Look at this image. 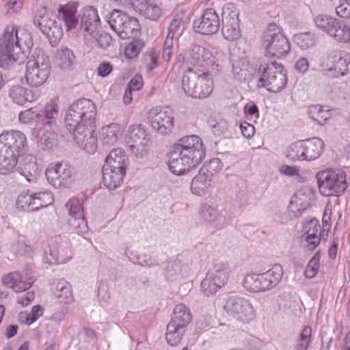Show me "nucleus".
I'll list each match as a JSON object with an SVG mask.
<instances>
[{
	"label": "nucleus",
	"instance_id": "obj_1",
	"mask_svg": "<svg viewBox=\"0 0 350 350\" xmlns=\"http://www.w3.org/2000/svg\"><path fill=\"white\" fill-rule=\"evenodd\" d=\"M97 114L96 105L89 99H78L67 109L65 125L72 133L75 144L88 154L97 149V139L94 136L95 120Z\"/></svg>",
	"mask_w": 350,
	"mask_h": 350
},
{
	"label": "nucleus",
	"instance_id": "obj_2",
	"mask_svg": "<svg viewBox=\"0 0 350 350\" xmlns=\"http://www.w3.org/2000/svg\"><path fill=\"white\" fill-rule=\"evenodd\" d=\"M205 157L206 148L202 139L196 135L185 136L172 146L169 168L174 174H183L199 165Z\"/></svg>",
	"mask_w": 350,
	"mask_h": 350
},
{
	"label": "nucleus",
	"instance_id": "obj_3",
	"mask_svg": "<svg viewBox=\"0 0 350 350\" xmlns=\"http://www.w3.org/2000/svg\"><path fill=\"white\" fill-rule=\"evenodd\" d=\"M27 144L25 134L12 130L0 135V174H9L14 172L21 153Z\"/></svg>",
	"mask_w": 350,
	"mask_h": 350
},
{
	"label": "nucleus",
	"instance_id": "obj_4",
	"mask_svg": "<svg viewBox=\"0 0 350 350\" xmlns=\"http://www.w3.org/2000/svg\"><path fill=\"white\" fill-rule=\"evenodd\" d=\"M224 53L221 51H215L213 54L207 49L198 44L192 45L185 53V55H178V61L184 62L187 64L192 65L198 68L220 70L221 69V59Z\"/></svg>",
	"mask_w": 350,
	"mask_h": 350
},
{
	"label": "nucleus",
	"instance_id": "obj_5",
	"mask_svg": "<svg viewBox=\"0 0 350 350\" xmlns=\"http://www.w3.org/2000/svg\"><path fill=\"white\" fill-rule=\"evenodd\" d=\"M324 142L319 137L298 141L288 147L286 157L293 161H312L323 152Z\"/></svg>",
	"mask_w": 350,
	"mask_h": 350
},
{
	"label": "nucleus",
	"instance_id": "obj_6",
	"mask_svg": "<svg viewBox=\"0 0 350 350\" xmlns=\"http://www.w3.org/2000/svg\"><path fill=\"white\" fill-rule=\"evenodd\" d=\"M267 57L282 58L290 51V44L282 33L280 28L274 23L268 25L262 40Z\"/></svg>",
	"mask_w": 350,
	"mask_h": 350
},
{
	"label": "nucleus",
	"instance_id": "obj_7",
	"mask_svg": "<svg viewBox=\"0 0 350 350\" xmlns=\"http://www.w3.org/2000/svg\"><path fill=\"white\" fill-rule=\"evenodd\" d=\"M221 306L229 317L238 322L248 323L256 318V310L244 297L230 295L223 299Z\"/></svg>",
	"mask_w": 350,
	"mask_h": 350
},
{
	"label": "nucleus",
	"instance_id": "obj_8",
	"mask_svg": "<svg viewBox=\"0 0 350 350\" xmlns=\"http://www.w3.org/2000/svg\"><path fill=\"white\" fill-rule=\"evenodd\" d=\"M111 29L122 40L136 36L139 25L136 18L129 16L124 12L114 9L105 16Z\"/></svg>",
	"mask_w": 350,
	"mask_h": 350
},
{
	"label": "nucleus",
	"instance_id": "obj_9",
	"mask_svg": "<svg viewBox=\"0 0 350 350\" xmlns=\"http://www.w3.org/2000/svg\"><path fill=\"white\" fill-rule=\"evenodd\" d=\"M316 178L320 192L325 196H340L347 188L346 173L341 170L321 171Z\"/></svg>",
	"mask_w": 350,
	"mask_h": 350
},
{
	"label": "nucleus",
	"instance_id": "obj_10",
	"mask_svg": "<svg viewBox=\"0 0 350 350\" xmlns=\"http://www.w3.org/2000/svg\"><path fill=\"white\" fill-rule=\"evenodd\" d=\"M13 29L12 27H7L0 40V67L3 68H9L14 63L21 64L26 59V55L21 51V48L14 45L16 37L13 36Z\"/></svg>",
	"mask_w": 350,
	"mask_h": 350
},
{
	"label": "nucleus",
	"instance_id": "obj_11",
	"mask_svg": "<svg viewBox=\"0 0 350 350\" xmlns=\"http://www.w3.org/2000/svg\"><path fill=\"white\" fill-rule=\"evenodd\" d=\"M49 59L40 50L36 51L27 63L26 79L31 88L41 86L49 73Z\"/></svg>",
	"mask_w": 350,
	"mask_h": 350
},
{
	"label": "nucleus",
	"instance_id": "obj_12",
	"mask_svg": "<svg viewBox=\"0 0 350 350\" xmlns=\"http://www.w3.org/2000/svg\"><path fill=\"white\" fill-rule=\"evenodd\" d=\"M230 267L226 262H217L201 282V291L206 296L215 295L228 280Z\"/></svg>",
	"mask_w": 350,
	"mask_h": 350
},
{
	"label": "nucleus",
	"instance_id": "obj_13",
	"mask_svg": "<svg viewBox=\"0 0 350 350\" xmlns=\"http://www.w3.org/2000/svg\"><path fill=\"white\" fill-rule=\"evenodd\" d=\"M48 183L56 189L71 188L75 183V170L64 163H51L45 170Z\"/></svg>",
	"mask_w": 350,
	"mask_h": 350
},
{
	"label": "nucleus",
	"instance_id": "obj_14",
	"mask_svg": "<svg viewBox=\"0 0 350 350\" xmlns=\"http://www.w3.org/2000/svg\"><path fill=\"white\" fill-rule=\"evenodd\" d=\"M150 138L146 128L139 124L129 126L125 142L129 150L137 158H143L148 154L146 147Z\"/></svg>",
	"mask_w": 350,
	"mask_h": 350
},
{
	"label": "nucleus",
	"instance_id": "obj_15",
	"mask_svg": "<svg viewBox=\"0 0 350 350\" xmlns=\"http://www.w3.org/2000/svg\"><path fill=\"white\" fill-rule=\"evenodd\" d=\"M262 72L261 77H256L258 81L257 88H265L273 85V88H284L286 85V71L282 64L271 62L259 68Z\"/></svg>",
	"mask_w": 350,
	"mask_h": 350
},
{
	"label": "nucleus",
	"instance_id": "obj_16",
	"mask_svg": "<svg viewBox=\"0 0 350 350\" xmlns=\"http://www.w3.org/2000/svg\"><path fill=\"white\" fill-rule=\"evenodd\" d=\"M145 118L154 131L162 135L167 134L173 127V116L170 109H162L160 107L148 109Z\"/></svg>",
	"mask_w": 350,
	"mask_h": 350
},
{
	"label": "nucleus",
	"instance_id": "obj_17",
	"mask_svg": "<svg viewBox=\"0 0 350 350\" xmlns=\"http://www.w3.org/2000/svg\"><path fill=\"white\" fill-rule=\"evenodd\" d=\"M238 16V11L233 4L228 3L224 5L222 12L221 33L225 40L234 41L241 36Z\"/></svg>",
	"mask_w": 350,
	"mask_h": 350
},
{
	"label": "nucleus",
	"instance_id": "obj_18",
	"mask_svg": "<svg viewBox=\"0 0 350 350\" xmlns=\"http://www.w3.org/2000/svg\"><path fill=\"white\" fill-rule=\"evenodd\" d=\"M53 196L51 191H44L31 193L29 196L21 195L18 198V203L21 208L28 211H36L46 207L53 202Z\"/></svg>",
	"mask_w": 350,
	"mask_h": 350
},
{
	"label": "nucleus",
	"instance_id": "obj_19",
	"mask_svg": "<svg viewBox=\"0 0 350 350\" xmlns=\"http://www.w3.org/2000/svg\"><path fill=\"white\" fill-rule=\"evenodd\" d=\"M219 18L213 8L205 10L202 15L193 22L194 30L204 35H212L217 32Z\"/></svg>",
	"mask_w": 350,
	"mask_h": 350
},
{
	"label": "nucleus",
	"instance_id": "obj_20",
	"mask_svg": "<svg viewBox=\"0 0 350 350\" xmlns=\"http://www.w3.org/2000/svg\"><path fill=\"white\" fill-rule=\"evenodd\" d=\"M44 253V258L49 264H63L71 258V252L68 246L54 241L50 242Z\"/></svg>",
	"mask_w": 350,
	"mask_h": 350
},
{
	"label": "nucleus",
	"instance_id": "obj_21",
	"mask_svg": "<svg viewBox=\"0 0 350 350\" xmlns=\"http://www.w3.org/2000/svg\"><path fill=\"white\" fill-rule=\"evenodd\" d=\"M79 16L81 17L80 27L83 31V35L98 29L100 21L95 8L92 6L85 7L81 10Z\"/></svg>",
	"mask_w": 350,
	"mask_h": 350
},
{
	"label": "nucleus",
	"instance_id": "obj_22",
	"mask_svg": "<svg viewBox=\"0 0 350 350\" xmlns=\"http://www.w3.org/2000/svg\"><path fill=\"white\" fill-rule=\"evenodd\" d=\"M2 282L3 285L13 289L14 292L21 293L29 289L34 282V280L32 278L25 280L18 272H12L3 277Z\"/></svg>",
	"mask_w": 350,
	"mask_h": 350
},
{
	"label": "nucleus",
	"instance_id": "obj_23",
	"mask_svg": "<svg viewBox=\"0 0 350 350\" xmlns=\"http://www.w3.org/2000/svg\"><path fill=\"white\" fill-rule=\"evenodd\" d=\"M123 129L120 124L111 123L102 126L99 139L104 146H114L121 139Z\"/></svg>",
	"mask_w": 350,
	"mask_h": 350
},
{
	"label": "nucleus",
	"instance_id": "obj_24",
	"mask_svg": "<svg viewBox=\"0 0 350 350\" xmlns=\"http://www.w3.org/2000/svg\"><path fill=\"white\" fill-rule=\"evenodd\" d=\"M200 221L207 227L213 229L221 228L220 224V215L216 208L208 204L201 205L200 210Z\"/></svg>",
	"mask_w": 350,
	"mask_h": 350
},
{
	"label": "nucleus",
	"instance_id": "obj_25",
	"mask_svg": "<svg viewBox=\"0 0 350 350\" xmlns=\"http://www.w3.org/2000/svg\"><path fill=\"white\" fill-rule=\"evenodd\" d=\"M75 55L72 50L66 46L59 47L54 55V64L63 70H70L75 63Z\"/></svg>",
	"mask_w": 350,
	"mask_h": 350
},
{
	"label": "nucleus",
	"instance_id": "obj_26",
	"mask_svg": "<svg viewBox=\"0 0 350 350\" xmlns=\"http://www.w3.org/2000/svg\"><path fill=\"white\" fill-rule=\"evenodd\" d=\"M83 38L85 43L90 46L102 49H107L110 45L111 41V38L108 33L100 31L98 29L90 33H85Z\"/></svg>",
	"mask_w": 350,
	"mask_h": 350
},
{
	"label": "nucleus",
	"instance_id": "obj_27",
	"mask_svg": "<svg viewBox=\"0 0 350 350\" xmlns=\"http://www.w3.org/2000/svg\"><path fill=\"white\" fill-rule=\"evenodd\" d=\"M126 171L103 167V181L109 190H114L122 185Z\"/></svg>",
	"mask_w": 350,
	"mask_h": 350
},
{
	"label": "nucleus",
	"instance_id": "obj_28",
	"mask_svg": "<svg viewBox=\"0 0 350 350\" xmlns=\"http://www.w3.org/2000/svg\"><path fill=\"white\" fill-rule=\"evenodd\" d=\"M127 162L128 157L124 150L122 148H115L106 157L103 167L126 171Z\"/></svg>",
	"mask_w": 350,
	"mask_h": 350
},
{
	"label": "nucleus",
	"instance_id": "obj_29",
	"mask_svg": "<svg viewBox=\"0 0 350 350\" xmlns=\"http://www.w3.org/2000/svg\"><path fill=\"white\" fill-rule=\"evenodd\" d=\"M212 183V178L199 171L191 180V191L196 196H205L209 192Z\"/></svg>",
	"mask_w": 350,
	"mask_h": 350
},
{
	"label": "nucleus",
	"instance_id": "obj_30",
	"mask_svg": "<svg viewBox=\"0 0 350 350\" xmlns=\"http://www.w3.org/2000/svg\"><path fill=\"white\" fill-rule=\"evenodd\" d=\"M266 280L264 279L262 273L246 274L242 281L243 288L252 293H258L268 291Z\"/></svg>",
	"mask_w": 350,
	"mask_h": 350
},
{
	"label": "nucleus",
	"instance_id": "obj_31",
	"mask_svg": "<svg viewBox=\"0 0 350 350\" xmlns=\"http://www.w3.org/2000/svg\"><path fill=\"white\" fill-rule=\"evenodd\" d=\"M331 62L334 64V68L330 71H336L335 77L343 76L348 70V65L350 63V54L346 51H334L329 57Z\"/></svg>",
	"mask_w": 350,
	"mask_h": 350
},
{
	"label": "nucleus",
	"instance_id": "obj_32",
	"mask_svg": "<svg viewBox=\"0 0 350 350\" xmlns=\"http://www.w3.org/2000/svg\"><path fill=\"white\" fill-rule=\"evenodd\" d=\"M77 3H68L59 10V15L63 18L68 30L75 29L79 23L77 16Z\"/></svg>",
	"mask_w": 350,
	"mask_h": 350
},
{
	"label": "nucleus",
	"instance_id": "obj_33",
	"mask_svg": "<svg viewBox=\"0 0 350 350\" xmlns=\"http://www.w3.org/2000/svg\"><path fill=\"white\" fill-rule=\"evenodd\" d=\"M190 273V269L180 260L170 262L166 267L165 276L172 281L187 278Z\"/></svg>",
	"mask_w": 350,
	"mask_h": 350
},
{
	"label": "nucleus",
	"instance_id": "obj_34",
	"mask_svg": "<svg viewBox=\"0 0 350 350\" xmlns=\"http://www.w3.org/2000/svg\"><path fill=\"white\" fill-rule=\"evenodd\" d=\"M192 316L189 310L183 304L176 305L173 310L170 323L186 327L191 321Z\"/></svg>",
	"mask_w": 350,
	"mask_h": 350
},
{
	"label": "nucleus",
	"instance_id": "obj_35",
	"mask_svg": "<svg viewBox=\"0 0 350 350\" xmlns=\"http://www.w3.org/2000/svg\"><path fill=\"white\" fill-rule=\"evenodd\" d=\"M8 27H12L14 29L12 33L14 36H16V40L13 42L14 45L20 46L21 51L25 52L27 55L33 45L30 33L23 28H17L14 25H9Z\"/></svg>",
	"mask_w": 350,
	"mask_h": 350
},
{
	"label": "nucleus",
	"instance_id": "obj_36",
	"mask_svg": "<svg viewBox=\"0 0 350 350\" xmlns=\"http://www.w3.org/2000/svg\"><path fill=\"white\" fill-rule=\"evenodd\" d=\"M55 295L59 303L68 304L73 300L71 285L65 280L57 282Z\"/></svg>",
	"mask_w": 350,
	"mask_h": 350
},
{
	"label": "nucleus",
	"instance_id": "obj_37",
	"mask_svg": "<svg viewBox=\"0 0 350 350\" xmlns=\"http://www.w3.org/2000/svg\"><path fill=\"white\" fill-rule=\"evenodd\" d=\"M269 290L276 286L283 275V269L280 265L275 264L271 269L262 273Z\"/></svg>",
	"mask_w": 350,
	"mask_h": 350
},
{
	"label": "nucleus",
	"instance_id": "obj_38",
	"mask_svg": "<svg viewBox=\"0 0 350 350\" xmlns=\"http://www.w3.org/2000/svg\"><path fill=\"white\" fill-rule=\"evenodd\" d=\"M185 332V328L181 325L169 323L167 326L165 338L169 345L176 346L178 345Z\"/></svg>",
	"mask_w": 350,
	"mask_h": 350
},
{
	"label": "nucleus",
	"instance_id": "obj_39",
	"mask_svg": "<svg viewBox=\"0 0 350 350\" xmlns=\"http://www.w3.org/2000/svg\"><path fill=\"white\" fill-rule=\"evenodd\" d=\"M308 113L313 120L320 124H324L332 116L330 109L321 105L310 106Z\"/></svg>",
	"mask_w": 350,
	"mask_h": 350
},
{
	"label": "nucleus",
	"instance_id": "obj_40",
	"mask_svg": "<svg viewBox=\"0 0 350 350\" xmlns=\"http://www.w3.org/2000/svg\"><path fill=\"white\" fill-rule=\"evenodd\" d=\"M337 19L327 14H319L314 18L316 27L321 31L330 35L334 25H336Z\"/></svg>",
	"mask_w": 350,
	"mask_h": 350
},
{
	"label": "nucleus",
	"instance_id": "obj_41",
	"mask_svg": "<svg viewBox=\"0 0 350 350\" xmlns=\"http://www.w3.org/2000/svg\"><path fill=\"white\" fill-rule=\"evenodd\" d=\"M336 40L342 42H347L350 40V27L345 23L337 20L336 25L329 35Z\"/></svg>",
	"mask_w": 350,
	"mask_h": 350
},
{
	"label": "nucleus",
	"instance_id": "obj_42",
	"mask_svg": "<svg viewBox=\"0 0 350 350\" xmlns=\"http://www.w3.org/2000/svg\"><path fill=\"white\" fill-rule=\"evenodd\" d=\"M207 72H203L202 74H197V85L206 88H211L215 85V81H217V78L213 79L211 75H217L219 72H223V66L221 65V69L220 70H215L212 71L211 68H209L208 70H206Z\"/></svg>",
	"mask_w": 350,
	"mask_h": 350
},
{
	"label": "nucleus",
	"instance_id": "obj_43",
	"mask_svg": "<svg viewBox=\"0 0 350 350\" xmlns=\"http://www.w3.org/2000/svg\"><path fill=\"white\" fill-rule=\"evenodd\" d=\"M68 225L71 230L80 235L85 234L88 231V223L84 215L69 217Z\"/></svg>",
	"mask_w": 350,
	"mask_h": 350
},
{
	"label": "nucleus",
	"instance_id": "obj_44",
	"mask_svg": "<svg viewBox=\"0 0 350 350\" xmlns=\"http://www.w3.org/2000/svg\"><path fill=\"white\" fill-rule=\"evenodd\" d=\"M144 17L152 21L158 19L161 15V8L155 4L144 3L137 10Z\"/></svg>",
	"mask_w": 350,
	"mask_h": 350
},
{
	"label": "nucleus",
	"instance_id": "obj_45",
	"mask_svg": "<svg viewBox=\"0 0 350 350\" xmlns=\"http://www.w3.org/2000/svg\"><path fill=\"white\" fill-rule=\"evenodd\" d=\"M295 43L302 49H307L315 44L314 34L310 32L301 33L294 36Z\"/></svg>",
	"mask_w": 350,
	"mask_h": 350
},
{
	"label": "nucleus",
	"instance_id": "obj_46",
	"mask_svg": "<svg viewBox=\"0 0 350 350\" xmlns=\"http://www.w3.org/2000/svg\"><path fill=\"white\" fill-rule=\"evenodd\" d=\"M239 62H237L236 64H232V69L235 75L238 77V79L240 81H247V85L250 86V82L251 81L250 77L252 76L253 69H249L250 66L247 63L245 65L244 64V62H243V66L244 68L239 67Z\"/></svg>",
	"mask_w": 350,
	"mask_h": 350
},
{
	"label": "nucleus",
	"instance_id": "obj_47",
	"mask_svg": "<svg viewBox=\"0 0 350 350\" xmlns=\"http://www.w3.org/2000/svg\"><path fill=\"white\" fill-rule=\"evenodd\" d=\"M221 169L222 165L221 161L217 158H214L206 163L200 171L202 173L204 172L205 175H207L213 179V176L218 173Z\"/></svg>",
	"mask_w": 350,
	"mask_h": 350
},
{
	"label": "nucleus",
	"instance_id": "obj_48",
	"mask_svg": "<svg viewBox=\"0 0 350 350\" xmlns=\"http://www.w3.org/2000/svg\"><path fill=\"white\" fill-rule=\"evenodd\" d=\"M11 252L16 256H25L32 252V248L27 245L23 239H18L12 242L10 245Z\"/></svg>",
	"mask_w": 350,
	"mask_h": 350
},
{
	"label": "nucleus",
	"instance_id": "obj_49",
	"mask_svg": "<svg viewBox=\"0 0 350 350\" xmlns=\"http://www.w3.org/2000/svg\"><path fill=\"white\" fill-rule=\"evenodd\" d=\"M311 334L312 328L309 326H306L299 335L294 350H307L310 341Z\"/></svg>",
	"mask_w": 350,
	"mask_h": 350
},
{
	"label": "nucleus",
	"instance_id": "obj_50",
	"mask_svg": "<svg viewBox=\"0 0 350 350\" xmlns=\"http://www.w3.org/2000/svg\"><path fill=\"white\" fill-rule=\"evenodd\" d=\"M304 232L301 237H321V226L319 221L316 219H312L306 222L304 226Z\"/></svg>",
	"mask_w": 350,
	"mask_h": 350
},
{
	"label": "nucleus",
	"instance_id": "obj_51",
	"mask_svg": "<svg viewBox=\"0 0 350 350\" xmlns=\"http://www.w3.org/2000/svg\"><path fill=\"white\" fill-rule=\"evenodd\" d=\"M66 207L68 212L69 217L84 215L82 203L78 199H70L67 202Z\"/></svg>",
	"mask_w": 350,
	"mask_h": 350
},
{
	"label": "nucleus",
	"instance_id": "obj_52",
	"mask_svg": "<svg viewBox=\"0 0 350 350\" xmlns=\"http://www.w3.org/2000/svg\"><path fill=\"white\" fill-rule=\"evenodd\" d=\"M144 47V42L140 40H135L129 43L124 49V55L127 59H133L140 53Z\"/></svg>",
	"mask_w": 350,
	"mask_h": 350
},
{
	"label": "nucleus",
	"instance_id": "obj_53",
	"mask_svg": "<svg viewBox=\"0 0 350 350\" xmlns=\"http://www.w3.org/2000/svg\"><path fill=\"white\" fill-rule=\"evenodd\" d=\"M44 116L49 120V124H53L58 116V104L57 99L51 100L44 108Z\"/></svg>",
	"mask_w": 350,
	"mask_h": 350
},
{
	"label": "nucleus",
	"instance_id": "obj_54",
	"mask_svg": "<svg viewBox=\"0 0 350 350\" xmlns=\"http://www.w3.org/2000/svg\"><path fill=\"white\" fill-rule=\"evenodd\" d=\"M183 18V13L176 14L174 16L168 27L167 35L175 37L176 36L180 34V27L182 26Z\"/></svg>",
	"mask_w": 350,
	"mask_h": 350
},
{
	"label": "nucleus",
	"instance_id": "obj_55",
	"mask_svg": "<svg viewBox=\"0 0 350 350\" xmlns=\"http://www.w3.org/2000/svg\"><path fill=\"white\" fill-rule=\"evenodd\" d=\"M320 253L317 252L309 261L306 270L305 275L308 278H312L316 275L319 269Z\"/></svg>",
	"mask_w": 350,
	"mask_h": 350
},
{
	"label": "nucleus",
	"instance_id": "obj_56",
	"mask_svg": "<svg viewBox=\"0 0 350 350\" xmlns=\"http://www.w3.org/2000/svg\"><path fill=\"white\" fill-rule=\"evenodd\" d=\"M301 242L305 252L311 254L314 251L321 242L320 236L301 237Z\"/></svg>",
	"mask_w": 350,
	"mask_h": 350
},
{
	"label": "nucleus",
	"instance_id": "obj_57",
	"mask_svg": "<svg viewBox=\"0 0 350 350\" xmlns=\"http://www.w3.org/2000/svg\"><path fill=\"white\" fill-rule=\"evenodd\" d=\"M292 199L294 203L299 205L301 208L307 209L310 204V196L306 193L305 189H299L293 196Z\"/></svg>",
	"mask_w": 350,
	"mask_h": 350
},
{
	"label": "nucleus",
	"instance_id": "obj_58",
	"mask_svg": "<svg viewBox=\"0 0 350 350\" xmlns=\"http://www.w3.org/2000/svg\"><path fill=\"white\" fill-rule=\"evenodd\" d=\"M185 95L195 99H203L210 96L209 89H183Z\"/></svg>",
	"mask_w": 350,
	"mask_h": 350
},
{
	"label": "nucleus",
	"instance_id": "obj_59",
	"mask_svg": "<svg viewBox=\"0 0 350 350\" xmlns=\"http://www.w3.org/2000/svg\"><path fill=\"white\" fill-rule=\"evenodd\" d=\"M20 171H29L31 172L39 173V169L36 162L35 157L31 154L25 156Z\"/></svg>",
	"mask_w": 350,
	"mask_h": 350
},
{
	"label": "nucleus",
	"instance_id": "obj_60",
	"mask_svg": "<svg viewBox=\"0 0 350 350\" xmlns=\"http://www.w3.org/2000/svg\"><path fill=\"white\" fill-rule=\"evenodd\" d=\"M46 29V31L44 32V34L46 35L51 42H56L57 40L60 39L63 35V31L57 22Z\"/></svg>",
	"mask_w": 350,
	"mask_h": 350
},
{
	"label": "nucleus",
	"instance_id": "obj_61",
	"mask_svg": "<svg viewBox=\"0 0 350 350\" xmlns=\"http://www.w3.org/2000/svg\"><path fill=\"white\" fill-rule=\"evenodd\" d=\"M46 29V31L44 32V34L46 35L51 42H56L57 40L60 39L63 35V31L57 22Z\"/></svg>",
	"mask_w": 350,
	"mask_h": 350
},
{
	"label": "nucleus",
	"instance_id": "obj_62",
	"mask_svg": "<svg viewBox=\"0 0 350 350\" xmlns=\"http://www.w3.org/2000/svg\"><path fill=\"white\" fill-rule=\"evenodd\" d=\"M338 16L343 18H350V0H342L336 8Z\"/></svg>",
	"mask_w": 350,
	"mask_h": 350
},
{
	"label": "nucleus",
	"instance_id": "obj_63",
	"mask_svg": "<svg viewBox=\"0 0 350 350\" xmlns=\"http://www.w3.org/2000/svg\"><path fill=\"white\" fill-rule=\"evenodd\" d=\"M197 77L198 75L196 72H193L190 68H188L187 71L183 76V86H194L195 88L196 85H197V82H196Z\"/></svg>",
	"mask_w": 350,
	"mask_h": 350
},
{
	"label": "nucleus",
	"instance_id": "obj_64",
	"mask_svg": "<svg viewBox=\"0 0 350 350\" xmlns=\"http://www.w3.org/2000/svg\"><path fill=\"white\" fill-rule=\"evenodd\" d=\"M228 127V122L224 119H221L213 126L212 132L215 135L220 136L227 133Z\"/></svg>",
	"mask_w": 350,
	"mask_h": 350
}]
</instances>
